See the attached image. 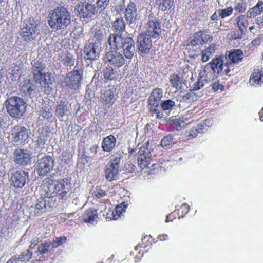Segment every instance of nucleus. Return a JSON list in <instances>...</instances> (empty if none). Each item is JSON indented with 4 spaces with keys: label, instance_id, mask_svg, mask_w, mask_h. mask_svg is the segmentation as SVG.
Masks as SVG:
<instances>
[{
    "label": "nucleus",
    "instance_id": "obj_64",
    "mask_svg": "<svg viewBox=\"0 0 263 263\" xmlns=\"http://www.w3.org/2000/svg\"><path fill=\"white\" fill-rule=\"evenodd\" d=\"M20 259H18V257H12L9 260H8L6 263H18L20 261Z\"/></svg>",
    "mask_w": 263,
    "mask_h": 263
},
{
    "label": "nucleus",
    "instance_id": "obj_51",
    "mask_svg": "<svg viewBox=\"0 0 263 263\" xmlns=\"http://www.w3.org/2000/svg\"><path fill=\"white\" fill-rule=\"evenodd\" d=\"M67 241V238L65 236L57 237L55 239L53 240L51 243L52 247L56 248L60 246H62L64 243H66Z\"/></svg>",
    "mask_w": 263,
    "mask_h": 263
},
{
    "label": "nucleus",
    "instance_id": "obj_34",
    "mask_svg": "<svg viewBox=\"0 0 263 263\" xmlns=\"http://www.w3.org/2000/svg\"><path fill=\"white\" fill-rule=\"evenodd\" d=\"M205 70H203L202 72H201L199 73V76L198 78V79L196 82L194 83L193 86L192 87V90L196 91L202 88L204 85L208 83V80L205 78Z\"/></svg>",
    "mask_w": 263,
    "mask_h": 263
},
{
    "label": "nucleus",
    "instance_id": "obj_27",
    "mask_svg": "<svg viewBox=\"0 0 263 263\" xmlns=\"http://www.w3.org/2000/svg\"><path fill=\"white\" fill-rule=\"evenodd\" d=\"M243 58L242 51L240 49H232L226 53V58L230 61V63L233 65V64L238 63L242 61Z\"/></svg>",
    "mask_w": 263,
    "mask_h": 263
},
{
    "label": "nucleus",
    "instance_id": "obj_5",
    "mask_svg": "<svg viewBox=\"0 0 263 263\" xmlns=\"http://www.w3.org/2000/svg\"><path fill=\"white\" fill-rule=\"evenodd\" d=\"M208 65L210 66L214 73L220 75H227L231 69H233V65L229 61L224 63L223 55L215 57L206 66Z\"/></svg>",
    "mask_w": 263,
    "mask_h": 263
},
{
    "label": "nucleus",
    "instance_id": "obj_32",
    "mask_svg": "<svg viewBox=\"0 0 263 263\" xmlns=\"http://www.w3.org/2000/svg\"><path fill=\"white\" fill-rule=\"evenodd\" d=\"M218 45L215 43H212L208 47L202 50L200 52L201 60L202 62H207L210 57L213 55L217 49Z\"/></svg>",
    "mask_w": 263,
    "mask_h": 263
},
{
    "label": "nucleus",
    "instance_id": "obj_60",
    "mask_svg": "<svg viewBox=\"0 0 263 263\" xmlns=\"http://www.w3.org/2000/svg\"><path fill=\"white\" fill-rule=\"evenodd\" d=\"M212 87L214 91H222L224 89V86L221 84H220L219 81L215 82L212 84Z\"/></svg>",
    "mask_w": 263,
    "mask_h": 263
},
{
    "label": "nucleus",
    "instance_id": "obj_6",
    "mask_svg": "<svg viewBox=\"0 0 263 263\" xmlns=\"http://www.w3.org/2000/svg\"><path fill=\"white\" fill-rule=\"evenodd\" d=\"M28 137V129L24 126L17 125L12 128L8 139L12 144L18 146L25 143Z\"/></svg>",
    "mask_w": 263,
    "mask_h": 263
},
{
    "label": "nucleus",
    "instance_id": "obj_48",
    "mask_svg": "<svg viewBox=\"0 0 263 263\" xmlns=\"http://www.w3.org/2000/svg\"><path fill=\"white\" fill-rule=\"evenodd\" d=\"M110 0H97L96 2V9L100 12L103 11L109 4Z\"/></svg>",
    "mask_w": 263,
    "mask_h": 263
},
{
    "label": "nucleus",
    "instance_id": "obj_43",
    "mask_svg": "<svg viewBox=\"0 0 263 263\" xmlns=\"http://www.w3.org/2000/svg\"><path fill=\"white\" fill-rule=\"evenodd\" d=\"M46 68L45 64L42 62L36 61L32 65V73L33 76L43 72Z\"/></svg>",
    "mask_w": 263,
    "mask_h": 263
},
{
    "label": "nucleus",
    "instance_id": "obj_59",
    "mask_svg": "<svg viewBox=\"0 0 263 263\" xmlns=\"http://www.w3.org/2000/svg\"><path fill=\"white\" fill-rule=\"evenodd\" d=\"M142 244L144 245V247H146L149 245H152L153 243H156V241H154V239L151 235H146L142 240Z\"/></svg>",
    "mask_w": 263,
    "mask_h": 263
},
{
    "label": "nucleus",
    "instance_id": "obj_7",
    "mask_svg": "<svg viewBox=\"0 0 263 263\" xmlns=\"http://www.w3.org/2000/svg\"><path fill=\"white\" fill-rule=\"evenodd\" d=\"M163 90L160 88H155L153 89L148 99V104L149 106L150 111L156 115L157 118H161L162 114L158 109L160 102L163 97Z\"/></svg>",
    "mask_w": 263,
    "mask_h": 263
},
{
    "label": "nucleus",
    "instance_id": "obj_49",
    "mask_svg": "<svg viewBox=\"0 0 263 263\" xmlns=\"http://www.w3.org/2000/svg\"><path fill=\"white\" fill-rule=\"evenodd\" d=\"M233 9L232 7H228L223 9L218 10L219 15L221 18H224L226 17L230 16L233 13Z\"/></svg>",
    "mask_w": 263,
    "mask_h": 263
},
{
    "label": "nucleus",
    "instance_id": "obj_44",
    "mask_svg": "<svg viewBox=\"0 0 263 263\" xmlns=\"http://www.w3.org/2000/svg\"><path fill=\"white\" fill-rule=\"evenodd\" d=\"M62 62L64 66L66 67H71L74 64V55L71 53L67 52L65 57L62 58Z\"/></svg>",
    "mask_w": 263,
    "mask_h": 263
},
{
    "label": "nucleus",
    "instance_id": "obj_31",
    "mask_svg": "<svg viewBox=\"0 0 263 263\" xmlns=\"http://www.w3.org/2000/svg\"><path fill=\"white\" fill-rule=\"evenodd\" d=\"M84 58L86 60H94L96 59V47L95 43L91 42L87 44L84 48Z\"/></svg>",
    "mask_w": 263,
    "mask_h": 263
},
{
    "label": "nucleus",
    "instance_id": "obj_23",
    "mask_svg": "<svg viewBox=\"0 0 263 263\" xmlns=\"http://www.w3.org/2000/svg\"><path fill=\"white\" fill-rule=\"evenodd\" d=\"M40 195L41 197L37 200L36 203L34 206V212L37 215H40L43 213L47 206L50 208L51 206V203L53 202L51 201V200L48 197H45L42 196L41 190L40 191Z\"/></svg>",
    "mask_w": 263,
    "mask_h": 263
},
{
    "label": "nucleus",
    "instance_id": "obj_28",
    "mask_svg": "<svg viewBox=\"0 0 263 263\" xmlns=\"http://www.w3.org/2000/svg\"><path fill=\"white\" fill-rule=\"evenodd\" d=\"M116 139L112 135H110L103 138L102 142V148L103 151L111 152L115 147Z\"/></svg>",
    "mask_w": 263,
    "mask_h": 263
},
{
    "label": "nucleus",
    "instance_id": "obj_8",
    "mask_svg": "<svg viewBox=\"0 0 263 263\" xmlns=\"http://www.w3.org/2000/svg\"><path fill=\"white\" fill-rule=\"evenodd\" d=\"M29 180L28 172L20 169L13 172L11 174L9 180L11 186L15 189H22Z\"/></svg>",
    "mask_w": 263,
    "mask_h": 263
},
{
    "label": "nucleus",
    "instance_id": "obj_45",
    "mask_svg": "<svg viewBox=\"0 0 263 263\" xmlns=\"http://www.w3.org/2000/svg\"><path fill=\"white\" fill-rule=\"evenodd\" d=\"M171 124L177 130H180L187 125V123H185L184 120L181 118L172 120Z\"/></svg>",
    "mask_w": 263,
    "mask_h": 263
},
{
    "label": "nucleus",
    "instance_id": "obj_38",
    "mask_svg": "<svg viewBox=\"0 0 263 263\" xmlns=\"http://www.w3.org/2000/svg\"><path fill=\"white\" fill-rule=\"evenodd\" d=\"M204 126L203 124H198L196 126L193 127L188 133H186L187 140L195 138L198 133H203Z\"/></svg>",
    "mask_w": 263,
    "mask_h": 263
},
{
    "label": "nucleus",
    "instance_id": "obj_22",
    "mask_svg": "<svg viewBox=\"0 0 263 263\" xmlns=\"http://www.w3.org/2000/svg\"><path fill=\"white\" fill-rule=\"evenodd\" d=\"M137 15L136 4L133 2L130 1L125 10V18L129 24L135 23L137 18Z\"/></svg>",
    "mask_w": 263,
    "mask_h": 263
},
{
    "label": "nucleus",
    "instance_id": "obj_46",
    "mask_svg": "<svg viewBox=\"0 0 263 263\" xmlns=\"http://www.w3.org/2000/svg\"><path fill=\"white\" fill-rule=\"evenodd\" d=\"M190 206L186 203L182 204L179 208L176 209L178 216V219L184 217L190 211Z\"/></svg>",
    "mask_w": 263,
    "mask_h": 263
},
{
    "label": "nucleus",
    "instance_id": "obj_63",
    "mask_svg": "<svg viewBox=\"0 0 263 263\" xmlns=\"http://www.w3.org/2000/svg\"><path fill=\"white\" fill-rule=\"evenodd\" d=\"M104 36V34L103 31L99 30L95 32L94 34V38L96 40L100 41H102Z\"/></svg>",
    "mask_w": 263,
    "mask_h": 263
},
{
    "label": "nucleus",
    "instance_id": "obj_39",
    "mask_svg": "<svg viewBox=\"0 0 263 263\" xmlns=\"http://www.w3.org/2000/svg\"><path fill=\"white\" fill-rule=\"evenodd\" d=\"M198 99V95L193 90H191L189 92L182 96L180 100V102L190 103L196 101Z\"/></svg>",
    "mask_w": 263,
    "mask_h": 263
},
{
    "label": "nucleus",
    "instance_id": "obj_21",
    "mask_svg": "<svg viewBox=\"0 0 263 263\" xmlns=\"http://www.w3.org/2000/svg\"><path fill=\"white\" fill-rule=\"evenodd\" d=\"M121 48L123 53L126 59H131L135 52V42L132 37H126L124 38V42Z\"/></svg>",
    "mask_w": 263,
    "mask_h": 263
},
{
    "label": "nucleus",
    "instance_id": "obj_56",
    "mask_svg": "<svg viewBox=\"0 0 263 263\" xmlns=\"http://www.w3.org/2000/svg\"><path fill=\"white\" fill-rule=\"evenodd\" d=\"M41 116L44 119H49L51 118L52 116L51 108L47 107H43Z\"/></svg>",
    "mask_w": 263,
    "mask_h": 263
},
{
    "label": "nucleus",
    "instance_id": "obj_9",
    "mask_svg": "<svg viewBox=\"0 0 263 263\" xmlns=\"http://www.w3.org/2000/svg\"><path fill=\"white\" fill-rule=\"evenodd\" d=\"M54 161L50 156H45L40 159L37 162L36 172L40 176H44L52 170Z\"/></svg>",
    "mask_w": 263,
    "mask_h": 263
},
{
    "label": "nucleus",
    "instance_id": "obj_25",
    "mask_svg": "<svg viewBox=\"0 0 263 263\" xmlns=\"http://www.w3.org/2000/svg\"><path fill=\"white\" fill-rule=\"evenodd\" d=\"M66 100H60L57 102L55 106V115L61 120H63V117L68 115L69 109Z\"/></svg>",
    "mask_w": 263,
    "mask_h": 263
},
{
    "label": "nucleus",
    "instance_id": "obj_55",
    "mask_svg": "<svg viewBox=\"0 0 263 263\" xmlns=\"http://www.w3.org/2000/svg\"><path fill=\"white\" fill-rule=\"evenodd\" d=\"M106 195V191L101 189L100 187H97L96 190L92 193L93 196L96 197L97 198H101Z\"/></svg>",
    "mask_w": 263,
    "mask_h": 263
},
{
    "label": "nucleus",
    "instance_id": "obj_35",
    "mask_svg": "<svg viewBox=\"0 0 263 263\" xmlns=\"http://www.w3.org/2000/svg\"><path fill=\"white\" fill-rule=\"evenodd\" d=\"M155 3L158 8L162 11H167L174 7V0H156Z\"/></svg>",
    "mask_w": 263,
    "mask_h": 263
},
{
    "label": "nucleus",
    "instance_id": "obj_19",
    "mask_svg": "<svg viewBox=\"0 0 263 263\" xmlns=\"http://www.w3.org/2000/svg\"><path fill=\"white\" fill-rule=\"evenodd\" d=\"M150 152L145 147H141L138 153V163L142 168L149 167L151 161Z\"/></svg>",
    "mask_w": 263,
    "mask_h": 263
},
{
    "label": "nucleus",
    "instance_id": "obj_40",
    "mask_svg": "<svg viewBox=\"0 0 263 263\" xmlns=\"http://www.w3.org/2000/svg\"><path fill=\"white\" fill-rule=\"evenodd\" d=\"M126 24L124 20L120 17L117 18L113 23V28L115 31L121 33L125 30Z\"/></svg>",
    "mask_w": 263,
    "mask_h": 263
},
{
    "label": "nucleus",
    "instance_id": "obj_53",
    "mask_svg": "<svg viewBox=\"0 0 263 263\" xmlns=\"http://www.w3.org/2000/svg\"><path fill=\"white\" fill-rule=\"evenodd\" d=\"M234 10L238 13L245 12L246 10V5L243 0H240L239 2L235 4Z\"/></svg>",
    "mask_w": 263,
    "mask_h": 263
},
{
    "label": "nucleus",
    "instance_id": "obj_42",
    "mask_svg": "<svg viewBox=\"0 0 263 263\" xmlns=\"http://www.w3.org/2000/svg\"><path fill=\"white\" fill-rule=\"evenodd\" d=\"M175 139L171 134L165 136L161 141V145L165 148H171L175 144Z\"/></svg>",
    "mask_w": 263,
    "mask_h": 263
},
{
    "label": "nucleus",
    "instance_id": "obj_50",
    "mask_svg": "<svg viewBox=\"0 0 263 263\" xmlns=\"http://www.w3.org/2000/svg\"><path fill=\"white\" fill-rule=\"evenodd\" d=\"M175 105V102L170 99L161 103V107L163 110H171Z\"/></svg>",
    "mask_w": 263,
    "mask_h": 263
},
{
    "label": "nucleus",
    "instance_id": "obj_15",
    "mask_svg": "<svg viewBox=\"0 0 263 263\" xmlns=\"http://www.w3.org/2000/svg\"><path fill=\"white\" fill-rule=\"evenodd\" d=\"M14 161L20 165H27L31 162V155L27 150L16 148L13 152Z\"/></svg>",
    "mask_w": 263,
    "mask_h": 263
},
{
    "label": "nucleus",
    "instance_id": "obj_16",
    "mask_svg": "<svg viewBox=\"0 0 263 263\" xmlns=\"http://www.w3.org/2000/svg\"><path fill=\"white\" fill-rule=\"evenodd\" d=\"M208 33H209V29L203 31L200 30L194 33L193 35V39L190 40L187 45H191L194 47L198 44H205L212 39V36L208 34Z\"/></svg>",
    "mask_w": 263,
    "mask_h": 263
},
{
    "label": "nucleus",
    "instance_id": "obj_58",
    "mask_svg": "<svg viewBox=\"0 0 263 263\" xmlns=\"http://www.w3.org/2000/svg\"><path fill=\"white\" fill-rule=\"evenodd\" d=\"M200 50L199 48L194 49L193 46L188 50L190 57L193 59H196L200 54Z\"/></svg>",
    "mask_w": 263,
    "mask_h": 263
},
{
    "label": "nucleus",
    "instance_id": "obj_62",
    "mask_svg": "<svg viewBox=\"0 0 263 263\" xmlns=\"http://www.w3.org/2000/svg\"><path fill=\"white\" fill-rule=\"evenodd\" d=\"M46 140V138L45 136L40 135L36 140L37 145L39 147H42L44 145L45 141Z\"/></svg>",
    "mask_w": 263,
    "mask_h": 263
},
{
    "label": "nucleus",
    "instance_id": "obj_57",
    "mask_svg": "<svg viewBox=\"0 0 263 263\" xmlns=\"http://www.w3.org/2000/svg\"><path fill=\"white\" fill-rule=\"evenodd\" d=\"M72 157L71 153L67 151H63L61 155V160L65 163H68Z\"/></svg>",
    "mask_w": 263,
    "mask_h": 263
},
{
    "label": "nucleus",
    "instance_id": "obj_12",
    "mask_svg": "<svg viewBox=\"0 0 263 263\" xmlns=\"http://www.w3.org/2000/svg\"><path fill=\"white\" fill-rule=\"evenodd\" d=\"M33 80L35 83L39 84L45 91H50L51 88L49 86L54 80L51 73L49 72H42L33 76Z\"/></svg>",
    "mask_w": 263,
    "mask_h": 263
},
{
    "label": "nucleus",
    "instance_id": "obj_33",
    "mask_svg": "<svg viewBox=\"0 0 263 263\" xmlns=\"http://www.w3.org/2000/svg\"><path fill=\"white\" fill-rule=\"evenodd\" d=\"M169 81L171 86L176 89H180L182 87L183 80L182 77L175 73L170 75Z\"/></svg>",
    "mask_w": 263,
    "mask_h": 263
},
{
    "label": "nucleus",
    "instance_id": "obj_61",
    "mask_svg": "<svg viewBox=\"0 0 263 263\" xmlns=\"http://www.w3.org/2000/svg\"><path fill=\"white\" fill-rule=\"evenodd\" d=\"M178 216L179 215H178L177 212L175 210L173 212L171 213L166 216L165 221L166 222H172L174 219H176L177 218L178 219Z\"/></svg>",
    "mask_w": 263,
    "mask_h": 263
},
{
    "label": "nucleus",
    "instance_id": "obj_29",
    "mask_svg": "<svg viewBox=\"0 0 263 263\" xmlns=\"http://www.w3.org/2000/svg\"><path fill=\"white\" fill-rule=\"evenodd\" d=\"M127 205L124 203L117 205L114 208H110L106 213V219L107 220H117L118 219V216L116 215H112L114 212L116 214L119 212V213H123L125 212Z\"/></svg>",
    "mask_w": 263,
    "mask_h": 263
},
{
    "label": "nucleus",
    "instance_id": "obj_13",
    "mask_svg": "<svg viewBox=\"0 0 263 263\" xmlns=\"http://www.w3.org/2000/svg\"><path fill=\"white\" fill-rule=\"evenodd\" d=\"M82 79L79 71L73 69L68 72L65 78L66 85L70 89H76L80 87Z\"/></svg>",
    "mask_w": 263,
    "mask_h": 263
},
{
    "label": "nucleus",
    "instance_id": "obj_11",
    "mask_svg": "<svg viewBox=\"0 0 263 263\" xmlns=\"http://www.w3.org/2000/svg\"><path fill=\"white\" fill-rule=\"evenodd\" d=\"M105 60L110 66L118 69L122 67L125 63L124 56L117 51L111 50L107 52L105 54Z\"/></svg>",
    "mask_w": 263,
    "mask_h": 263
},
{
    "label": "nucleus",
    "instance_id": "obj_24",
    "mask_svg": "<svg viewBox=\"0 0 263 263\" xmlns=\"http://www.w3.org/2000/svg\"><path fill=\"white\" fill-rule=\"evenodd\" d=\"M98 218V212L94 208L86 210L81 216L83 223L93 224Z\"/></svg>",
    "mask_w": 263,
    "mask_h": 263
},
{
    "label": "nucleus",
    "instance_id": "obj_17",
    "mask_svg": "<svg viewBox=\"0 0 263 263\" xmlns=\"http://www.w3.org/2000/svg\"><path fill=\"white\" fill-rule=\"evenodd\" d=\"M152 37L144 33H141L137 38V46L139 51L142 54L149 52L152 46Z\"/></svg>",
    "mask_w": 263,
    "mask_h": 263
},
{
    "label": "nucleus",
    "instance_id": "obj_41",
    "mask_svg": "<svg viewBox=\"0 0 263 263\" xmlns=\"http://www.w3.org/2000/svg\"><path fill=\"white\" fill-rule=\"evenodd\" d=\"M33 84L29 79H25L21 86V91L25 94H30L33 90Z\"/></svg>",
    "mask_w": 263,
    "mask_h": 263
},
{
    "label": "nucleus",
    "instance_id": "obj_54",
    "mask_svg": "<svg viewBox=\"0 0 263 263\" xmlns=\"http://www.w3.org/2000/svg\"><path fill=\"white\" fill-rule=\"evenodd\" d=\"M50 244L47 242L40 244L37 248V252L43 255L47 253L49 249Z\"/></svg>",
    "mask_w": 263,
    "mask_h": 263
},
{
    "label": "nucleus",
    "instance_id": "obj_20",
    "mask_svg": "<svg viewBox=\"0 0 263 263\" xmlns=\"http://www.w3.org/2000/svg\"><path fill=\"white\" fill-rule=\"evenodd\" d=\"M117 95V89L114 85L108 86L105 88L102 93L101 98L102 103L105 105L113 103L115 100V96Z\"/></svg>",
    "mask_w": 263,
    "mask_h": 263
},
{
    "label": "nucleus",
    "instance_id": "obj_26",
    "mask_svg": "<svg viewBox=\"0 0 263 263\" xmlns=\"http://www.w3.org/2000/svg\"><path fill=\"white\" fill-rule=\"evenodd\" d=\"M124 42L121 35L111 34L108 39V43L110 45V48L114 51H117L121 48Z\"/></svg>",
    "mask_w": 263,
    "mask_h": 263
},
{
    "label": "nucleus",
    "instance_id": "obj_14",
    "mask_svg": "<svg viewBox=\"0 0 263 263\" xmlns=\"http://www.w3.org/2000/svg\"><path fill=\"white\" fill-rule=\"evenodd\" d=\"M145 28L144 33L150 37H158L161 33V22L156 18L149 20L146 24Z\"/></svg>",
    "mask_w": 263,
    "mask_h": 263
},
{
    "label": "nucleus",
    "instance_id": "obj_18",
    "mask_svg": "<svg viewBox=\"0 0 263 263\" xmlns=\"http://www.w3.org/2000/svg\"><path fill=\"white\" fill-rule=\"evenodd\" d=\"M120 163V158L116 157L106 166L105 170V177L109 181H112L115 179L119 171Z\"/></svg>",
    "mask_w": 263,
    "mask_h": 263
},
{
    "label": "nucleus",
    "instance_id": "obj_3",
    "mask_svg": "<svg viewBox=\"0 0 263 263\" xmlns=\"http://www.w3.org/2000/svg\"><path fill=\"white\" fill-rule=\"evenodd\" d=\"M5 104L7 112L12 118L21 119L26 111V103L18 96L8 98Z\"/></svg>",
    "mask_w": 263,
    "mask_h": 263
},
{
    "label": "nucleus",
    "instance_id": "obj_30",
    "mask_svg": "<svg viewBox=\"0 0 263 263\" xmlns=\"http://www.w3.org/2000/svg\"><path fill=\"white\" fill-rule=\"evenodd\" d=\"M113 66H108L103 70V76L106 80H115L120 76V71L118 68H113Z\"/></svg>",
    "mask_w": 263,
    "mask_h": 263
},
{
    "label": "nucleus",
    "instance_id": "obj_36",
    "mask_svg": "<svg viewBox=\"0 0 263 263\" xmlns=\"http://www.w3.org/2000/svg\"><path fill=\"white\" fill-rule=\"evenodd\" d=\"M249 82L252 85H261L263 83V71H254L251 75Z\"/></svg>",
    "mask_w": 263,
    "mask_h": 263
},
{
    "label": "nucleus",
    "instance_id": "obj_2",
    "mask_svg": "<svg viewBox=\"0 0 263 263\" xmlns=\"http://www.w3.org/2000/svg\"><path fill=\"white\" fill-rule=\"evenodd\" d=\"M71 23L69 12L63 6H59L49 14L48 23L50 27L55 30L66 29Z\"/></svg>",
    "mask_w": 263,
    "mask_h": 263
},
{
    "label": "nucleus",
    "instance_id": "obj_52",
    "mask_svg": "<svg viewBox=\"0 0 263 263\" xmlns=\"http://www.w3.org/2000/svg\"><path fill=\"white\" fill-rule=\"evenodd\" d=\"M32 252L27 250L26 253L23 252L18 256V259L21 262L28 261L32 257Z\"/></svg>",
    "mask_w": 263,
    "mask_h": 263
},
{
    "label": "nucleus",
    "instance_id": "obj_47",
    "mask_svg": "<svg viewBox=\"0 0 263 263\" xmlns=\"http://www.w3.org/2000/svg\"><path fill=\"white\" fill-rule=\"evenodd\" d=\"M261 4L257 3L254 7L250 8L247 12V17L249 18H254L257 15L260 14V11L258 9V7L260 6Z\"/></svg>",
    "mask_w": 263,
    "mask_h": 263
},
{
    "label": "nucleus",
    "instance_id": "obj_37",
    "mask_svg": "<svg viewBox=\"0 0 263 263\" xmlns=\"http://www.w3.org/2000/svg\"><path fill=\"white\" fill-rule=\"evenodd\" d=\"M247 15H241L236 18V24L239 28L242 34L244 30H246L249 25V22L247 20Z\"/></svg>",
    "mask_w": 263,
    "mask_h": 263
},
{
    "label": "nucleus",
    "instance_id": "obj_1",
    "mask_svg": "<svg viewBox=\"0 0 263 263\" xmlns=\"http://www.w3.org/2000/svg\"><path fill=\"white\" fill-rule=\"evenodd\" d=\"M41 194L53 201L56 197L59 200H66L71 190V183L67 178L59 179L54 183L51 178H45L41 184Z\"/></svg>",
    "mask_w": 263,
    "mask_h": 263
},
{
    "label": "nucleus",
    "instance_id": "obj_10",
    "mask_svg": "<svg viewBox=\"0 0 263 263\" xmlns=\"http://www.w3.org/2000/svg\"><path fill=\"white\" fill-rule=\"evenodd\" d=\"M76 10L80 17L84 18H90L98 12L95 5L88 2L78 4L76 7Z\"/></svg>",
    "mask_w": 263,
    "mask_h": 263
},
{
    "label": "nucleus",
    "instance_id": "obj_4",
    "mask_svg": "<svg viewBox=\"0 0 263 263\" xmlns=\"http://www.w3.org/2000/svg\"><path fill=\"white\" fill-rule=\"evenodd\" d=\"M40 34L39 25L30 18L25 23L21 28L20 35L24 41L29 42L34 40Z\"/></svg>",
    "mask_w": 263,
    "mask_h": 263
}]
</instances>
